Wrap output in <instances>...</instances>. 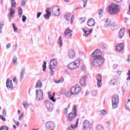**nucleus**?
<instances>
[{"label":"nucleus","mask_w":130,"mask_h":130,"mask_svg":"<svg viewBox=\"0 0 130 130\" xmlns=\"http://www.w3.org/2000/svg\"><path fill=\"white\" fill-rule=\"evenodd\" d=\"M105 58L102 56V51L96 49L91 54L90 62L94 68H100L104 63Z\"/></svg>","instance_id":"1"},{"label":"nucleus","mask_w":130,"mask_h":130,"mask_svg":"<svg viewBox=\"0 0 130 130\" xmlns=\"http://www.w3.org/2000/svg\"><path fill=\"white\" fill-rule=\"evenodd\" d=\"M84 64V61L81 59H77L75 60L74 62L70 63L68 65V68L69 70H76L78 69L80 66H83Z\"/></svg>","instance_id":"2"},{"label":"nucleus","mask_w":130,"mask_h":130,"mask_svg":"<svg viewBox=\"0 0 130 130\" xmlns=\"http://www.w3.org/2000/svg\"><path fill=\"white\" fill-rule=\"evenodd\" d=\"M17 5V3L16 2H11V6L10 8L9 9V11H10V13L8 14V17L9 18V22L12 21V18H14V15L16 13V11L15 9H16V6Z\"/></svg>","instance_id":"3"},{"label":"nucleus","mask_w":130,"mask_h":130,"mask_svg":"<svg viewBox=\"0 0 130 130\" xmlns=\"http://www.w3.org/2000/svg\"><path fill=\"white\" fill-rule=\"evenodd\" d=\"M109 13L112 15H116V14H118L119 13V6L116 4H112L111 6L109 7L108 9Z\"/></svg>","instance_id":"4"},{"label":"nucleus","mask_w":130,"mask_h":130,"mask_svg":"<svg viewBox=\"0 0 130 130\" xmlns=\"http://www.w3.org/2000/svg\"><path fill=\"white\" fill-rule=\"evenodd\" d=\"M112 108L115 109L118 107V104H119V97L117 94H114L112 97Z\"/></svg>","instance_id":"5"},{"label":"nucleus","mask_w":130,"mask_h":130,"mask_svg":"<svg viewBox=\"0 0 130 130\" xmlns=\"http://www.w3.org/2000/svg\"><path fill=\"white\" fill-rule=\"evenodd\" d=\"M56 66H57V61H56V59H51L49 63V69L51 70V76H53V71L52 70H54Z\"/></svg>","instance_id":"6"},{"label":"nucleus","mask_w":130,"mask_h":130,"mask_svg":"<svg viewBox=\"0 0 130 130\" xmlns=\"http://www.w3.org/2000/svg\"><path fill=\"white\" fill-rule=\"evenodd\" d=\"M81 88L80 85H76V86L72 87L70 89V92H71V94L73 95H78V94H80L81 92Z\"/></svg>","instance_id":"7"},{"label":"nucleus","mask_w":130,"mask_h":130,"mask_svg":"<svg viewBox=\"0 0 130 130\" xmlns=\"http://www.w3.org/2000/svg\"><path fill=\"white\" fill-rule=\"evenodd\" d=\"M36 93V100L37 101H41L43 100V91L41 89H37Z\"/></svg>","instance_id":"8"},{"label":"nucleus","mask_w":130,"mask_h":130,"mask_svg":"<svg viewBox=\"0 0 130 130\" xmlns=\"http://www.w3.org/2000/svg\"><path fill=\"white\" fill-rule=\"evenodd\" d=\"M52 14L53 16H59L60 15L59 7L57 6H54L52 9Z\"/></svg>","instance_id":"9"},{"label":"nucleus","mask_w":130,"mask_h":130,"mask_svg":"<svg viewBox=\"0 0 130 130\" xmlns=\"http://www.w3.org/2000/svg\"><path fill=\"white\" fill-rule=\"evenodd\" d=\"M83 128L81 130H90L91 128V124L90 122L87 120H85L83 122Z\"/></svg>","instance_id":"10"},{"label":"nucleus","mask_w":130,"mask_h":130,"mask_svg":"<svg viewBox=\"0 0 130 130\" xmlns=\"http://www.w3.org/2000/svg\"><path fill=\"white\" fill-rule=\"evenodd\" d=\"M46 128L48 130H54L55 128V125H54V123L52 121H49L46 123L45 124Z\"/></svg>","instance_id":"11"},{"label":"nucleus","mask_w":130,"mask_h":130,"mask_svg":"<svg viewBox=\"0 0 130 130\" xmlns=\"http://www.w3.org/2000/svg\"><path fill=\"white\" fill-rule=\"evenodd\" d=\"M77 116V114L76 113L70 112L68 116V121H73Z\"/></svg>","instance_id":"12"},{"label":"nucleus","mask_w":130,"mask_h":130,"mask_svg":"<svg viewBox=\"0 0 130 130\" xmlns=\"http://www.w3.org/2000/svg\"><path fill=\"white\" fill-rule=\"evenodd\" d=\"M96 79L98 81V86L101 87L102 86V76L100 74H98L96 76Z\"/></svg>","instance_id":"13"},{"label":"nucleus","mask_w":130,"mask_h":130,"mask_svg":"<svg viewBox=\"0 0 130 130\" xmlns=\"http://www.w3.org/2000/svg\"><path fill=\"white\" fill-rule=\"evenodd\" d=\"M45 104L46 105L47 109H48V111H52V108H53L52 104L50 103L49 102H48V101H45Z\"/></svg>","instance_id":"14"},{"label":"nucleus","mask_w":130,"mask_h":130,"mask_svg":"<svg viewBox=\"0 0 130 130\" xmlns=\"http://www.w3.org/2000/svg\"><path fill=\"white\" fill-rule=\"evenodd\" d=\"M6 87L8 89H11V90H14L13 88V81L10 79H8L6 81Z\"/></svg>","instance_id":"15"},{"label":"nucleus","mask_w":130,"mask_h":130,"mask_svg":"<svg viewBox=\"0 0 130 130\" xmlns=\"http://www.w3.org/2000/svg\"><path fill=\"white\" fill-rule=\"evenodd\" d=\"M65 19L67 20V21H70L71 20V24H73V22H74V16H72L70 13H68L67 14H65Z\"/></svg>","instance_id":"16"},{"label":"nucleus","mask_w":130,"mask_h":130,"mask_svg":"<svg viewBox=\"0 0 130 130\" xmlns=\"http://www.w3.org/2000/svg\"><path fill=\"white\" fill-rule=\"evenodd\" d=\"M87 80V77L86 76L82 77L80 81H79V84L82 87H85L86 86V81Z\"/></svg>","instance_id":"17"},{"label":"nucleus","mask_w":130,"mask_h":130,"mask_svg":"<svg viewBox=\"0 0 130 130\" xmlns=\"http://www.w3.org/2000/svg\"><path fill=\"white\" fill-rule=\"evenodd\" d=\"M72 33H73V31L71 30L69 28H67L64 32V36L66 38H71L72 35Z\"/></svg>","instance_id":"18"},{"label":"nucleus","mask_w":130,"mask_h":130,"mask_svg":"<svg viewBox=\"0 0 130 130\" xmlns=\"http://www.w3.org/2000/svg\"><path fill=\"white\" fill-rule=\"evenodd\" d=\"M124 32H125V29L124 27L120 29L118 32V37L120 39H122L123 36H124Z\"/></svg>","instance_id":"19"},{"label":"nucleus","mask_w":130,"mask_h":130,"mask_svg":"<svg viewBox=\"0 0 130 130\" xmlns=\"http://www.w3.org/2000/svg\"><path fill=\"white\" fill-rule=\"evenodd\" d=\"M124 48V45H123V43H120L117 45L116 47V49L117 50V51H122Z\"/></svg>","instance_id":"20"},{"label":"nucleus","mask_w":130,"mask_h":130,"mask_svg":"<svg viewBox=\"0 0 130 130\" xmlns=\"http://www.w3.org/2000/svg\"><path fill=\"white\" fill-rule=\"evenodd\" d=\"M69 56L70 58L73 59V58H75V57H76V53H75V51L74 50H70L69 51Z\"/></svg>","instance_id":"21"},{"label":"nucleus","mask_w":130,"mask_h":130,"mask_svg":"<svg viewBox=\"0 0 130 130\" xmlns=\"http://www.w3.org/2000/svg\"><path fill=\"white\" fill-rule=\"evenodd\" d=\"M87 25L89 27L95 26V20H94V19H89L87 21Z\"/></svg>","instance_id":"22"},{"label":"nucleus","mask_w":130,"mask_h":130,"mask_svg":"<svg viewBox=\"0 0 130 130\" xmlns=\"http://www.w3.org/2000/svg\"><path fill=\"white\" fill-rule=\"evenodd\" d=\"M78 124H79V119H77L76 123L75 125L71 124V127H68L67 130H74L73 129L78 127Z\"/></svg>","instance_id":"23"},{"label":"nucleus","mask_w":130,"mask_h":130,"mask_svg":"<svg viewBox=\"0 0 130 130\" xmlns=\"http://www.w3.org/2000/svg\"><path fill=\"white\" fill-rule=\"evenodd\" d=\"M42 85H43V84L42 83V82H41V81H38L36 84V89H37L38 88H42Z\"/></svg>","instance_id":"24"},{"label":"nucleus","mask_w":130,"mask_h":130,"mask_svg":"<svg viewBox=\"0 0 130 130\" xmlns=\"http://www.w3.org/2000/svg\"><path fill=\"white\" fill-rule=\"evenodd\" d=\"M12 63L14 66H17L18 64V58L17 56H14L12 58Z\"/></svg>","instance_id":"25"},{"label":"nucleus","mask_w":130,"mask_h":130,"mask_svg":"<svg viewBox=\"0 0 130 130\" xmlns=\"http://www.w3.org/2000/svg\"><path fill=\"white\" fill-rule=\"evenodd\" d=\"M57 44L59 45L60 48L62 46V38L61 36H60L58 39Z\"/></svg>","instance_id":"26"},{"label":"nucleus","mask_w":130,"mask_h":130,"mask_svg":"<svg viewBox=\"0 0 130 130\" xmlns=\"http://www.w3.org/2000/svg\"><path fill=\"white\" fill-rule=\"evenodd\" d=\"M25 69H21V73H20V82H22V80L24 79V75H25Z\"/></svg>","instance_id":"27"},{"label":"nucleus","mask_w":130,"mask_h":130,"mask_svg":"<svg viewBox=\"0 0 130 130\" xmlns=\"http://www.w3.org/2000/svg\"><path fill=\"white\" fill-rule=\"evenodd\" d=\"M105 27H109L111 25V23H110V19H107L105 21Z\"/></svg>","instance_id":"28"},{"label":"nucleus","mask_w":130,"mask_h":130,"mask_svg":"<svg viewBox=\"0 0 130 130\" xmlns=\"http://www.w3.org/2000/svg\"><path fill=\"white\" fill-rule=\"evenodd\" d=\"M125 108L127 110H130V100L128 99L127 102L125 104Z\"/></svg>","instance_id":"29"},{"label":"nucleus","mask_w":130,"mask_h":130,"mask_svg":"<svg viewBox=\"0 0 130 130\" xmlns=\"http://www.w3.org/2000/svg\"><path fill=\"white\" fill-rule=\"evenodd\" d=\"M18 14L19 15V18H21L22 15H23V10L20 7H18Z\"/></svg>","instance_id":"30"},{"label":"nucleus","mask_w":130,"mask_h":130,"mask_svg":"<svg viewBox=\"0 0 130 130\" xmlns=\"http://www.w3.org/2000/svg\"><path fill=\"white\" fill-rule=\"evenodd\" d=\"M22 105L25 109H27V108L29 107V104H28V103L26 101L23 102Z\"/></svg>","instance_id":"31"},{"label":"nucleus","mask_w":130,"mask_h":130,"mask_svg":"<svg viewBox=\"0 0 130 130\" xmlns=\"http://www.w3.org/2000/svg\"><path fill=\"white\" fill-rule=\"evenodd\" d=\"M72 95H73V94H72V92L71 91H67L65 93V96H66V97H68V98H70V97L72 96Z\"/></svg>","instance_id":"32"},{"label":"nucleus","mask_w":130,"mask_h":130,"mask_svg":"<svg viewBox=\"0 0 130 130\" xmlns=\"http://www.w3.org/2000/svg\"><path fill=\"white\" fill-rule=\"evenodd\" d=\"M12 27L15 33H18V28L16 27L15 23H12Z\"/></svg>","instance_id":"33"},{"label":"nucleus","mask_w":130,"mask_h":130,"mask_svg":"<svg viewBox=\"0 0 130 130\" xmlns=\"http://www.w3.org/2000/svg\"><path fill=\"white\" fill-rule=\"evenodd\" d=\"M80 24H83V23H85V21H86L85 17H82L80 18L79 20Z\"/></svg>","instance_id":"34"},{"label":"nucleus","mask_w":130,"mask_h":130,"mask_svg":"<svg viewBox=\"0 0 130 130\" xmlns=\"http://www.w3.org/2000/svg\"><path fill=\"white\" fill-rule=\"evenodd\" d=\"M50 11H52V8H48L47 9V10H46V13L48 15H51V12H50Z\"/></svg>","instance_id":"35"},{"label":"nucleus","mask_w":130,"mask_h":130,"mask_svg":"<svg viewBox=\"0 0 130 130\" xmlns=\"http://www.w3.org/2000/svg\"><path fill=\"white\" fill-rule=\"evenodd\" d=\"M4 21H2L0 22V33H1V34H2V33H3V31L2 30V29H3V27L4 26Z\"/></svg>","instance_id":"36"},{"label":"nucleus","mask_w":130,"mask_h":130,"mask_svg":"<svg viewBox=\"0 0 130 130\" xmlns=\"http://www.w3.org/2000/svg\"><path fill=\"white\" fill-rule=\"evenodd\" d=\"M96 130H104V128H103V126L101 125H98L96 127Z\"/></svg>","instance_id":"37"},{"label":"nucleus","mask_w":130,"mask_h":130,"mask_svg":"<svg viewBox=\"0 0 130 130\" xmlns=\"http://www.w3.org/2000/svg\"><path fill=\"white\" fill-rule=\"evenodd\" d=\"M73 110V112H72L73 113H75V114H77V113L78 112L77 111V106L76 105L74 106Z\"/></svg>","instance_id":"38"},{"label":"nucleus","mask_w":130,"mask_h":130,"mask_svg":"<svg viewBox=\"0 0 130 130\" xmlns=\"http://www.w3.org/2000/svg\"><path fill=\"white\" fill-rule=\"evenodd\" d=\"M46 70V62L45 61H44V64L43 65V72H45Z\"/></svg>","instance_id":"39"},{"label":"nucleus","mask_w":130,"mask_h":130,"mask_svg":"<svg viewBox=\"0 0 130 130\" xmlns=\"http://www.w3.org/2000/svg\"><path fill=\"white\" fill-rule=\"evenodd\" d=\"M26 2L27 0H22L21 3V6H22V7H25V6H26Z\"/></svg>","instance_id":"40"},{"label":"nucleus","mask_w":130,"mask_h":130,"mask_svg":"<svg viewBox=\"0 0 130 130\" xmlns=\"http://www.w3.org/2000/svg\"><path fill=\"white\" fill-rule=\"evenodd\" d=\"M82 30H83V32H84L85 35H86V37H87V36H88L89 35V34H90L88 30H87L84 28H83Z\"/></svg>","instance_id":"41"},{"label":"nucleus","mask_w":130,"mask_h":130,"mask_svg":"<svg viewBox=\"0 0 130 130\" xmlns=\"http://www.w3.org/2000/svg\"><path fill=\"white\" fill-rule=\"evenodd\" d=\"M0 130H9V127L8 126H2L0 128Z\"/></svg>","instance_id":"42"},{"label":"nucleus","mask_w":130,"mask_h":130,"mask_svg":"<svg viewBox=\"0 0 130 130\" xmlns=\"http://www.w3.org/2000/svg\"><path fill=\"white\" fill-rule=\"evenodd\" d=\"M83 2V8H86L87 7V3H88V0H82Z\"/></svg>","instance_id":"43"},{"label":"nucleus","mask_w":130,"mask_h":130,"mask_svg":"<svg viewBox=\"0 0 130 130\" xmlns=\"http://www.w3.org/2000/svg\"><path fill=\"white\" fill-rule=\"evenodd\" d=\"M91 95L93 97H95V96H96L97 95V90H93V91H92Z\"/></svg>","instance_id":"44"},{"label":"nucleus","mask_w":130,"mask_h":130,"mask_svg":"<svg viewBox=\"0 0 130 130\" xmlns=\"http://www.w3.org/2000/svg\"><path fill=\"white\" fill-rule=\"evenodd\" d=\"M50 16H51V15L50 14H45L44 15V17H45V18L46 19V20H49V18L50 17Z\"/></svg>","instance_id":"45"},{"label":"nucleus","mask_w":130,"mask_h":130,"mask_svg":"<svg viewBox=\"0 0 130 130\" xmlns=\"http://www.w3.org/2000/svg\"><path fill=\"white\" fill-rule=\"evenodd\" d=\"M99 113H100V114H101L102 115H103V116L106 114V113L105 112V110H104L100 111Z\"/></svg>","instance_id":"46"},{"label":"nucleus","mask_w":130,"mask_h":130,"mask_svg":"<svg viewBox=\"0 0 130 130\" xmlns=\"http://www.w3.org/2000/svg\"><path fill=\"white\" fill-rule=\"evenodd\" d=\"M0 118L3 121H7V119H6V118H5V117L3 115H0Z\"/></svg>","instance_id":"47"},{"label":"nucleus","mask_w":130,"mask_h":130,"mask_svg":"<svg viewBox=\"0 0 130 130\" xmlns=\"http://www.w3.org/2000/svg\"><path fill=\"white\" fill-rule=\"evenodd\" d=\"M69 110V108H65L64 110H63V113L64 114H66V115L68 114V111Z\"/></svg>","instance_id":"48"},{"label":"nucleus","mask_w":130,"mask_h":130,"mask_svg":"<svg viewBox=\"0 0 130 130\" xmlns=\"http://www.w3.org/2000/svg\"><path fill=\"white\" fill-rule=\"evenodd\" d=\"M26 20H27V17H26V16L23 15L22 19V22H23V23H24V22H26Z\"/></svg>","instance_id":"49"},{"label":"nucleus","mask_w":130,"mask_h":130,"mask_svg":"<svg viewBox=\"0 0 130 130\" xmlns=\"http://www.w3.org/2000/svg\"><path fill=\"white\" fill-rule=\"evenodd\" d=\"M11 46L12 45L11 44V43H8L6 44V49H9V48H11Z\"/></svg>","instance_id":"50"},{"label":"nucleus","mask_w":130,"mask_h":130,"mask_svg":"<svg viewBox=\"0 0 130 130\" xmlns=\"http://www.w3.org/2000/svg\"><path fill=\"white\" fill-rule=\"evenodd\" d=\"M102 12H103V10L102 9H100L99 11V15L100 17H102Z\"/></svg>","instance_id":"51"},{"label":"nucleus","mask_w":130,"mask_h":130,"mask_svg":"<svg viewBox=\"0 0 130 130\" xmlns=\"http://www.w3.org/2000/svg\"><path fill=\"white\" fill-rule=\"evenodd\" d=\"M42 14V13H41V12H38L37 13V19H39V18L40 17V16H41Z\"/></svg>","instance_id":"52"},{"label":"nucleus","mask_w":130,"mask_h":130,"mask_svg":"<svg viewBox=\"0 0 130 130\" xmlns=\"http://www.w3.org/2000/svg\"><path fill=\"white\" fill-rule=\"evenodd\" d=\"M3 115L4 116H7V110L6 109L3 110Z\"/></svg>","instance_id":"53"},{"label":"nucleus","mask_w":130,"mask_h":130,"mask_svg":"<svg viewBox=\"0 0 130 130\" xmlns=\"http://www.w3.org/2000/svg\"><path fill=\"white\" fill-rule=\"evenodd\" d=\"M50 99L51 101H52L53 102H55V100L54 99V96H51L50 98Z\"/></svg>","instance_id":"54"},{"label":"nucleus","mask_w":130,"mask_h":130,"mask_svg":"<svg viewBox=\"0 0 130 130\" xmlns=\"http://www.w3.org/2000/svg\"><path fill=\"white\" fill-rule=\"evenodd\" d=\"M112 82H113V80H111L110 81V82H109L110 85H113V86H115V83H114V82H113V83H112Z\"/></svg>","instance_id":"55"},{"label":"nucleus","mask_w":130,"mask_h":130,"mask_svg":"<svg viewBox=\"0 0 130 130\" xmlns=\"http://www.w3.org/2000/svg\"><path fill=\"white\" fill-rule=\"evenodd\" d=\"M13 121L14 122H15V123H16L17 126H19V125H20V122H17L16 120H15L14 119H13Z\"/></svg>","instance_id":"56"},{"label":"nucleus","mask_w":130,"mask_h":130,"mask_svg":"<svg viewBox=\"0 0 130 130\" xmlns=\"http://www.w3.org/2000/svg\"><path fill=\"white\" fill-rule=\"evenodd\" d=\"M22 117H24V113H22L20 115V116L19 117V120H21Z\"/></svg>","instance_id":"57"},{"label":"nucleus","mask_w":130,"mask_h":130,"mask_svg":"<svg viewBox=\"0 0 130 130\" xmlns=\"http://www.w3.org/2000/svg\"><path fill=\"white\" fill-rule=\"evenodd\" d=\"M59 81H60V83H63V81H64V79H63V78H61L59 79Z\"/></svg>","instance_id":"58"},{"label":"nucleus","mask_w":130,"mask_h":130,"mask_svg":"<svg viewBox=\"0 0 130 130\" xmlns=\"http://www.w3.org/2000/svg\"><path fill=\"white\" fill-rule=\"evenodd\" d=\"M114 2H115V3H120L122 2V0H114Z\"/></svg>","instance_id":"59"},{"label":"nucleus","mask_w":130,"mask_h":130,"mask_svg":"<svg viewBox=\"0 0 130 130\" xmlns=\"http://www.w3.org/2000/svg\"><path fill=\"white\" fill-rule=\"evenodd\" d=\"M16 81H17V78H16V77H13V82H14V83H16Z\"/></svg>","instance_id":"60"},{"label":"nucleus","mask_w":130,"mask_h":130,"mask_svg":"<svg viewBox=\"0 0 130 130\" xmlns=\"http://www.w3.org/2000/svg\"><path fill=\"white\" fill-rule=\"evenodd\" d=\"M88 94H89V91H86L85 92V96H88Z\"/></svg>","instance_id":"61"},{"label":"nucleus","mask_w":130,"mask_h":130,"mask_svg":"<svg viewBox=\"0 0 130 130\" xmlns=\"http://www.w3.org/2000/svg\"><path fill=\"white\" fill-rule=\"evenodd\" d=\"M55 82L56 84H59V83H61L59 80L58 81H55Z\"/></svg>","instance_id":"62"},{"label":"nucleus","mask_w":130,"mask_h":130,"mask_svg":"<svg viewBox=\"0 0 130 130\" xmlns=\"http://www.w3.org/2000/svg\"><path fill=\"white\" fill-rule=\"evenodd\" d=\"M118 75H119V76H120L121 75V71H119L117 72Z\"/></svg>","instance_id":"63"},{"label":"nucleus","mask_w":130,"mask_h":130,"mask_svg":"<svg viewBox=\"0 0 130 130\" xmlns=\"http://www.w3.org/2000/svg\"><path fill=\"white\" fill-rule=\"evenodd\" d=\"M128 61H130V55L128 56Z\"/></svg>","instance_id":"64"}]
</instances>
